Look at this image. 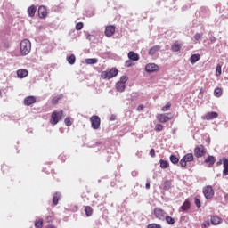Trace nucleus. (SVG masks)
<instances>
[{
  "mask_svg": "<svg viewBox=\"0 0 228 228\" xmlns=\"http://www.w3.org/2000/svg\"><path fill=\"white\" fill-rule=\"evenodd\" d=\"M20 51L22 56H28V53H31V41L28 39H23L20 42Z\"/></svg>",
  "mask_w": 228,
  "mask_h": 228,
  "instance_id": "obj_1",
  "label": "nucleus"
},
{
  "mask_svg": "<svg viewBox=\"0 0 228 228\" xmlns=\"http://www.w3.org/2000/svg\"><path fill=\"white\" fill-rule=\"evenodd\" d=\"M118 76V69L117 68H112L109 71H102L101 73L102 79H113Z\"/></svg>",
  "mask_w": 228,
  "mask_h": 228,
  "instance_id": "obj_2",
  "label": "nucleus"
},
{
  "mask_svg": "<svg viewBox=\"0 0 228 228\" xmlns=\"http://www.w3.org/2000/svg\"><path fill=\"white\" fill-rule=\"evenodd\" d=\"M61 118H63V110L53 111L51 115L50 124L56 126V124H58Z\"/></svg>",
  "mask_w": 228,
  "mask_h": 228,
  "instance_id": "obj_3",
  "label": "nucleus"
},
{
  "mask_svg": "<svg viewBox=\"0 0 228 228\" xmlns=\"http://www.w3.org/2000/svg\"><path fill=\"white\" fill-rule=\"evenodd\" d=\"M171 113L167 114H158L156 118L160 124H167V122H170L172 118H174V116H171Z\"/></svg>",
  "mask_w": 228,
  "mask_h": 228,
  "instance_id": "obj_4",
  "label": "nucleus"
},
{
  "mask_svg": "<svg viewBox=\"0 0 228 228\" xmlns=\"http://www.w3.org/2000/svg\"><path fill=\"white\" fill-rule=\"evenodd\" d=\"M193 159H194L193 153H187L180 160V165L183 168H186V163H190L193 161Z\"/></svg>",
  "mask_w": 228,
  "mask_h": 228,
  "instance_id": "obj_5",
  "label": "nucleus"
},
{
  "mask_svg": "<svg viewBox=\"0 0 228 228\" xmlns=\"http://www.w3.org/2000/svg\"><path fill=\"white\" fill-rule=\"evenodd\" d=\"M203 195L207 200H210L212 197H215V190H213V186L208 185L204 187Z\"/></svg>",
  "mask_w": 228,
  "mask_h": 228,
  "instance_id": "obj_6",
  "label": "nucleus"
},
{
  "mask_svg": "<svg viewBox=\"0 0 228 228\" xmlns=\"http://www.w3.org/2000/svg\"><path fill=\"white\" fill-rule=\"evenodd\" d=\"M91 127L97 130L101 127V118L99 116H92L90 118Z\"/></svg>",
  "mask_w": 228,
  "mask_h": 228,
  "instance_id": "obj_7",
  "label": "nucleus"
},
{
  "mask_svg": "<svg viewBox=\"0 0 228 228\" xmlns=\"http://www.w3.org/2000/svg\"><path fill=\"white\" fill-rule=\"evenodd\" d=\"M206 152H208V151L206 150V147H204V145L196 146L194 149V156L196 158H202V156H204Z\"/></svg>",
  "mask_w": 228,
  "mask_h": 228,
  "instance_id": "obj_8",
  "label": "nucleus"
},
{
  "mask_svg": "<svg viewBox=\"0 0 228 228\" xmlns=\"http://www.w3.org/2000/svg\"><path fill=\"white\" fill-rule=\"evenodd\" d=\"M153 215L155 216V218H158V220H165L167 212L159 208H155Z\"/></svg>",
  "mask_w": 228,
  "mask_h": 228,
  "instance_id": "obj_9",
  "label": "nucleus"
},
{
  "mask_svg": "<svg viewBox=\"0 0 228 228\" xmlns=\"http://www.w3.org/2000/svg\"><path fill=\"white\" fill-rule=\"evenodd\" d=\"M146 72H158L159 70V66L156 65L155 63L147 64L145 67Z\"/></svg>",
  "mask_w": 228,
  "mask_h": 228,
  "instance_id": "obj_10",
  "label": "nucleus"
},
{
  "mask_svg": "<svg viewBox=\"0 0 228 228\" xmlns=\"http://www.w3.org/2000/svg\"><path fill=\"white\" fill-rule=\"evenodd\" d=\"M115 26L113 25H109L105 28V36H107L108 37H113L115 35Z\"/></svg>",
  "mask_w": 228,
  "mask_h": 228,
  "instance_id": "obj_11",
  "label": "nucleus"
},
{
  "mask_svg": "<svg viewBox=\"0 0 228 228\" xmlns=\"http://www.w3.org/2000/svg\"><path fill=\"white\" fill-rule=\"evenodd\" d=\"M37 102V98L35 96H28L24 99L23 104L25 106H31V104H35Z\"/></svg>",
  "mask_w": 228,
  "mask_h": 228,
  "instance_id": "obj_12",
  "label": "nucleus"
},
{
  "mask_svg": "<svg viewBox=\"0 0 228 228\" xmlns=\"http://www.w3.org/2000/svg\"><path fill=\"white\" fill-rule=\"evenodd\" d=\"M37 12L40 19H45V17H47V9L45 8V6L44 5L39 6Z\"/></svg>",
  "mask_w": 228,
  "mask_h": 228,
  "instance_id": "obj_13",
  "label": "nucleus"
},
{
  "mask_svg": "<svg viewBox=\"0 0 228 228\" xmlns=\"http://www.w3.org/2000/svg\"><path fill=\"white\" fill-rule=\"evenodd\" d=\"M159 51H161V45H157L150 48L148 54L150 56H154V54H156V53H159Z\"/></svg>",
  "mask_w": 228,
  "mask_h": 228,
  "instance_id": "obj_14",
  "label": "nucleus"
},
{
  "mask_svg": "<svg viewBox=\"0 0 228 228\" xmlns=\"http://www.w3.org/2000/svg\"><path fill=\"white\" fill-rule=\"evenodd\" d=\"M213 118H218V113L216 112H208L204 116V120H213Z\"/></svg>",
  "mask_w": 228,
  "mask_h": 228,
  "instance_id": "obj_15",
  "label": "nucleus"
},
{
  "mask_svg": "<svg viewBox=\"0 0 228 228\" xmlns=\"http://www.w3.org/2000/svg\"><path fill=\"white\" fill-rule=\"evenodd\" d=\"M128 58L129 60H131L132 61H138V60H140V55H138L136 53L134 52H129L128 53Z\"/></svg>",
  "mask_w": 228,
  "mask_h": 228,
  "instance_id": "obj_16",
  "label": "nucleus"
},
{
  "mask_svg": "<svg viewBox=\"0 0 228 228\" xmlns=\"http://www.w3.org/2000/svg\"><path fill=\"white\" fill-rule=\"evenodd\" d=\"M210 222L212 225H218L219 224H222V218H220L218 216H213Z\"/></svg>",
  "mask_w": 228,
  "mask_h": 228,
  "instance_id": "obj_17",
  "label": "nucleus"
},
{
  "mask_svg": "<svg viewBox=\"0 0 228 228\" xmlns=\"http://www.w3.org/2000/svg\"><path fill=\"white\" fill-rule=\"evenodd\" d=\"M27 12H28V17H35V14L37 13V6L31 5L30 7L28 8Z\"/></svg>",
  "mask_w": 228,
  "mask_h": 228,
  "instance_id": "obj_18",
  "label": "nucleus"
},
{
  "mask_svg": "<svg viewBox=\"0 0 228 228\" xmlns=\"http://www.w3.org/2000/svg\"><path fill=\"white\" fill-rule=\"evenodd\" d=\"M29 74V72H28V69H19L17 71V76L18 77H20V79H23V77H27V76Z\"/></svg>",
  "mask_w": 228,
  "mask_h": 228,
  "instance_id": "obj_19",
  "label": "nucleus"
},
{
  "mask_svg": "<svg viewBox=\"0 0 228 228\" xmlns=\"http://www.w3.org/2000/svg\"><path fill=\"white\" fill-rule=\"evenodd\" d=\"M223 167H224V170H223V175H228V159L226 158L223 159Z\"/></svg>",
  "mask_w": 228,
  "mask_h": 228,
  "instance_id": "obj_20",
  "label": "nucleus"
},
{
  "mask_svg": "<svg viewBox=\"0 0 228 228\" xmlns=\"http://www.w3.org/2000/svg\"><path fill=\"white\" fill-rule=\"evenodd\" d=\"M116 90L118 92H124V90H126V85L122 82H117Z\"/></svg>",
  "mask_w": 228,
  "mask_h": 228,
  "instance_id": "obj_21",
  "label": "nucleus"
},
{
  "mask_svg": "<svg viewBox=\"0 0 228 228\" xmlns=\"http://www.w3.org/2000/svg\"><path fill=\"white\" fill-rule=\"evenodd\" d=\"M171 49L173 53H179V51H181V44L175 42L174 45H172Z\"/></svg>",
  "mask_w": 228,
  "mask_h": 228,
  "instance_id": "obj_22",
  "label": "nucleus"
},
{
  "mask_svg": "<svg viewBox=\"0 0 228 228\" xmlns=\"http://www.w3.org/2000/svg\"><path fill=\"white\" fill-rule=\"evenodd\" d=\"M216 161V159H215V158L211 155H209L208 158L205 159V163H208V167H213Z\"/></svg>",
  "mask_w": 228,
  "mask_h": 228,
  "instance_id": "obj_23",
  "label": "nucleus"
},
{
  "mask_svg": "<svg viewBox=\"0 0 228 228\" xmlns=\"http://www.w3.org/2000/svg\"><path fill=\"white\" fill-rule=\"evenodd\" d=\"M191 204L190 203V200H186L183 204L181 206V209L183 211H188L190 209Z\"/></svg>",
  "mask_w": 228,
  "mask_h": 228,
  "instance_id": "obj_24",
  "label": "nucleus"
},
{
  "mask_svg": "<svg viewBox=\"0 0 228 228\" xmlns=\"http://www.w3.org/2000/svg\"><path fill=\"white\" fill-rule=\"evenodd\" d=\"M85 213H86V216H92V215H94V209L90 206H86Z\"/></svg>",
  "mask_w": 228,
  "mask_h": 228,
  "instance_id": "obj_25",
  "label": "nucleus"
},
{
  "mask_svg": "<svg viewBox=\"0 0 228 228\" xmlns=\"http://www.w3.org/2000/svg\"><path fill=\"white\" fill-rule=\"evenodd\" d=\"M200 60V56L199 54H192L191 56L190 61L193 65L194 63H197Z\"/></svg>",
  "mask_w": 228,
  "mask_h": 228,
  "instance_id": "obj_26",
  "label": "nucleus"
},
{
  "mask_svg": "<svg viewBox=\"0 0 228 228\" xmlns=\"http://www.w3.org/2000/svg\"><path fill=\"white\" fill-rule=\"evenodd\" d=\"M60 193L56 192L53 195V206H58V202H60Z\"/></svg>",
  "mask_w": 228,
  "mask_h": 228,
  "instance_id": "obj_27",
  "label": "nucleus"
},
{
  "mask_svg": "<svg viewBox=\"0 0 228 228\" xmlns=\"http://www.w3.org/2000/svg\"><path fill=\"white\" fill-rule=\"evenodd\" d=\"M98 61H99L95 58L85 60V63H86V65H95V63H97Z\"/></svg>",
  "mask_w": 228,
  "mask_h": 228,
  "instance_id": "obj_28",
  "label": "nucleus"
},
{
  "mask_svg": "<svg viewBox=\"0 0 228 228\" xmlns=\"http://www.w3.org/2000/svg\"><path fill=\"white\" fill-rule=\"evenodd\" d=\"M166 222L167 224H168L169 225H174V224H175V219L170 216H166Z\"/></svg>",
  "mask_w": 228,
  "mask_h": 228,
  "instance_id": "obj_29",
  "label": "nucleus"
},
{
  "mask_svg": "<svg viewBox=\"0 0 228 228\" xmlns=\"http://www.w3.org/2000/svg\"><path fill=\"white\" fill-rule=\"evenodd\" d=\"M67 61L69 65H74L76 63V55L71 54L70 56L67 57Z\"/></svg>",
  "mask_w": 228,
  "mask_h": 228,
  "instance_id": "obj_30",
  "label": "nucleus"
},
{
  "mask_svg": "<svg viewBox=\"0 0 228 228\" xmlns=\"http://www.w3.org/2000/svg\"><path fill=\"white\" fill-rule=\"evenodd\" d=\"M222 94H223V91H222V88L220 87L216 88L214 91L215 97H222Z\"/></svg>",
  "mask_w": 228,
  "mask_h": 228,
  "instance_id": "obj_31",
  "label": "nucleus"
},
{
  "mask_svg": "<svg viewBox=\"0 0 228 228\" xmlns=\"http://www.w3.org/2000/svg\"><path fill=\"white\" fill-rule=\"evenodd\" d=\"M36 228H42L44 227V219H39L35 222Z\"/></svg>",
  "mask_w": 228,
  "mask_h": 228,
  "instance_id": "obj_32",
  "label": "nucleus"
},
{
  "mask_svg": "<svg viewBox=\"0 0 228 228\" xmlns=\"http://www.w3.org/2000/svg\"><path fill=\"white\" fill-rule=\"evenodd\" d=\"M170 161L174 165H177V163H179V158H177V156H175V155H171L170 156Z\"/></svg>",
  "mask_w": 228,
  "mask_h": 228,
  "instance_id": "obj_33",
  "label": "nucleus"
},
{
  "mask_svg": "<svg viewBox=\"0 0 228 228\" xmlns=\"http://www.w3.org/2000/svg\"><path fill=\"white\" fill-rule=\"evenodd\" d=\"M171 186H172V183L170 181L167 180L164 182L163 190H170Z\"/></svg>",
  "mask_w": 228,
  "mask_h": 228,
  "instance_id": "obj_34",
  "label": "nucleus"
},
{
  "mask_svg": "<svg viewBox=\"0 0 228 228\" xmlns=\"http://www.w3.org/2000/svg\"><path fill=\"white\" fill-rule=\"evenodd\" d=\"M216 76H222V65L217 64L216 69Z\"/></svg>",
  "mask_w": 228,
  "mask_h": 228,
  "instance_id": "obj_35",
  "label": "nucleus"
},
{
  "mask_svg": "<svg viewBox=\"0 0 228 228\" xmlns=\"http://www.w3.org/2000/svg\"><path fill=\"white\" fill-rule=\"evenodd\" d=\"M172 108V103L167 102L165 106L161 108V111H168Z\"/></svg>",
  "mask_w": 228,
  "mask_h": 228,
  "instance_id": "obj_36",
  "label": "nucleus"
},
{
  "mask_svg": "<svg viewBox=\"0 0 228 228\" xmlns=\"http://www.w3.org/2000/svg\"><path fill=\"white\" fill-rule=\"evenodd\" d=\"M160 168H168V162L163 159H160Z\"/></svg>",
  "mask_w": 228,
  "mask_h": 228,
  "instance_id": "obj_37",
  "label": "nucleus"
},
{
  "mask_svg": "<svg viewBox=\"0 0 228 228\" xmlns=\"http://www.w3.org/2000/svg\"><path fill=\"white\" fill-rule=\"evenodd\" d=\"M128 79H129V77H127V76L124 75L120 77L119 83H123V85H126V83H127Z\"/></svg>",
  "mask_w": 228,
  "mask_h": 228,
  "instance_id": "obj_38",
  "label": "nucleus"
},
{
  "mask_svg": "<svg viewBox=\"0 0 228 228\" xmlns=\"http://www.w3.org/2000/svg\"><path fill=\"white\" fill-rule=\"evenodd\" d=\"M83 27H84L83 22L77 23V25H76L77 31H81V29H83Z\"/></svg>",
  "mask_w": 228,
  "mask_h": 228,
  "instance_id": "obj_39",
  "label": "nucleus"
},
{
  "mask_svg": "<svg viewBox=\"0 0 228 228\" xmlns=\"http://www.w3.org/2000/svg\"><path fill=\"white\" fill-rule=\"evenodd\" d=\"M64 122H65L66 126H68V127H70V126H72V121H70V118H66L64 119Z\"/></svg>",
  "mask_w": 228,
  "mask_h": 228,
  "instance_id": "obj_40",
  "label": "nucleus"
},
{
  "mask_svg": "<svg viewBox=\"0 0 228 228\" xmlns=\"http://www.w3.org/2000/svg\"><path fill=\"white\" fill-rule=\"evenodd\" d=\"M162 130H163V125H161V124H157V125L155 126V131L159 132V131H162Z\"/></svg>",
  "mask_w": 228,
  "mask_h": 228,
  "instance_id": "obj_41",
  "label": "nucleus"
},
{
  "mask_svg": "<svg viewBox=\"0 0 228 228\" xmlns=\"http://www.w3.org/2000/svg\"><path fill=\"white\" fill-rule=\"evenodd\" d=\"M61 99V97L55 96L52 100V104H58V102Z\"/></svg>",
  "mask_w": 228,
  "mask_h": 228,
  "instance_id": "obj_42",
  "label": "nucleus"
},
{
  "mask_svg": "<svg viewBox=\"0 0 228 228\" xmlns=\"http://www.w3.org/2000/svg\"><path fill=\"white\" fill-rule=\"evenodd\" d=\"M147 228H161V225L153 223L149 224Z\"/></svg>",
  "mask_w": 228,
  "mask_h": 228,
  "instance_id": "obj_43",
  "label": "nucleus"
},
{
  "mask_svg": "<svg viewBox=\"0 0 228 228\" xmlns=\"http://www.w3.org/2000/svg\"><path fill=\"white\" fill-rule=\"evenodd\" d=\"M209 225H211V224L209 223V221H206L205 223H203L201 224V228H208L209 227Z\"/></svg>",
  "mask_w": 228,
  "mask_h": 228,
  "instance_id": "obj_44",
  "label": "nucleus"
},
{
  "mask_svg": "<svg viewBox=\"0 0 228 228\" xmlns=\"http://www.w3.org/2000/svg\"><path fill=\"white\" fill-rule=\"evenodd\" d=\"M200 38H202V34L197 33V34L194 35V39L195 40L199 41V40H200Z\"/></svg>",
  "mask_w": 228,
  "mask_h": 228,
  "instance_id": "obj_45",
  "label": "nucleus"
},
{
  "mask_svg": "<svg viewBox=\"0 0 228 228\" xmlns=\"http://www.w3.org/2000/svg\"><path fill=\"white\" fill-rule=\"evenodd\" d=\"M194 203L198 208H200V200L195 198Z\"/></svg>",
  "mask_w": 228,
  "mask_h": 228,
  "instance_id": "obj_46",
  "label": "nucleus"
},
{
  "mask_svg": "<svg viewBox=\"0 0 228 228\" xmlns=\"http://www.w3.org/2000/svg\"><path fill=\"white\" fill-rule=\"evenodd\" d=\"M150 155L151 156V158H154V156H156V151L154 149H151L150 151Z\"/></svg>",
  "mask_w": 228,
  "mask_h": 228,
  "instance_id": "obj_47",
  "label": "nucleus"
},
{
  "mask_svg": "<svg viewBox=\"0 0 228 228\" xmlns=\"http://www.w3.org/2000/svg\"><path fill=\"white\" fill-rule=\"evenodd\" d=\"M46 222H47L48 224H51V222H53V216H46Z\"/></svg>",
  "mask_w": 228,
  "mask_h": 228,
  "instance_id": "obj_48",
  "label": "nucleus"
},
{
  "mask_svg": "<svg viewBox=\"0 0 228 228\" xmlns=\"http://www.w3.org/2000/svg\"><path fill=\"white\" fill-rule=\"evenodd\" d=\"M209 40L213 44V43L216 42V37H215V36H212V37H209Z\"/></svg>",
  "mask_w": 228,
  "mask_h": 228,
  "instance_id": "obj_49",
  "label": "nucleus"
},
{
  "mask_svg": "<svg viewBox=\"0 0 228 228\" xmlns=\"http://www.w3.org/2000/svg\"><path fill=\"white\" fill-rule=\"evenodd\" d=\"M125 65H126V67H131L133 65V63L131 62V61H126L125 62Z\"/></svg>",
  "mask_w": 228,
  "mask_h": 228,
  "instance_id": "obj_50",
  "label": "nucleus"
},
{
  "mask_svg": "<svg viewBox=\"0 0 228 228\" xmlns=\"http://www.w3.org/2000/svg\"><path fill=\"white\" fill-rule=\"evenodd\" d=\"M145 187H146V190H150V189H151V182L148 181V182L146 183Z\"/></svg>",
  "mask_w": 228,
  "mask_h": 228,
  "instance_id": "obj_51",
  "label": "nucleus"
},
{
  "mask_svg": "<svg viewBox=\"0 0 228 228\" xmlns=\"http://www.w3.org/2000/svg\"><path fill=\"white\" fill-rule=\"evenodd\" d=\"M142 110H143V105H139L137 107V111H142Z\"/></svg>",
  "mask_w": 228,
  "mask_h": 228,
  "instance_id": "obj_52",
  "label": "nucleus"
},
{
  "mask_svg": "<svg viewBox=\"0 0 228 228\" xmlns=\"http://www.w3.org/2000/svg\"><path fill=\"white\" fill-rule=\"evenodd\" d=\"M45 228H58L54 224H49Z\"/></svg>",
  "mask_w": 228,
  "mask_h": 228,
  "instance_id": "obj_53",
  "label": "nucleus"
},
{
  "mask_svg": "<svg viewBox=\"0 0 228 228\" xmlns=\"http://www.w3.org/2000/svg\"><path fill=\"white\" fill-rule=\"evenodd\" d=\"M96 145L99 146V145H102V142L99 141L96 142Z\"/></svg>",
  "mask_w": 228,
  "mask_h": 228,
  "instance_id": "obj_54",
  "label": "nucleus"
},
{
  "mask_svg": "<svg viewBox=\"0 0 228 228\" xmlns=\"http://www.w3.org/2000/svg\"><path fill=\"white\" fill-rule=\"evenodd\" d=\"M225 200H228V193L224 196Z\"/></svg>",
  "mask_w": 228,
  "mask_h": 228,
  "instance_id": "obj_55",
  "label": "nucleus"
}]
</instances>
